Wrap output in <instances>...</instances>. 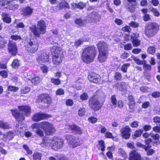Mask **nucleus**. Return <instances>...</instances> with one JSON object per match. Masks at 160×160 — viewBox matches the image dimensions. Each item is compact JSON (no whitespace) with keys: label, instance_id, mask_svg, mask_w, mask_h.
I'll return each instance as SVG.
<instances>
[{"label":"nucleus","instance_id":"nucleus-23","mask_svg":"<svg viewBox=\"0 0 160 160\" xmlns=\"http://www.w3.org/2000/svg\"><path fill=\"white\" fill-rule=\"evenodd\" d=\"M15 132L13 131H10L7 132L5 134H3V140L7 142L8 141L11 140L13 138L14 135H15Z\"/></svg>","mask_w":160,"mask_h":160},{"label":"nucleus","instance_id":"nucleus-3","mask_svg":"<svg viewBox=\"0 0 160 160\" xmlns=\"http://www.w3.org/2000/svg\"><path fill=\"white\" fill-rule=\"evenodd\" d=\"M18 108L20 110V113L16 109H12L11 111L12 115L19 122L24 120L25 117L24 115L28 116L31 113L30 108L28 106H20L18 107Z\"/></svg>","mask_w":160,"mask_h":160},{"label":"nucleus","instance_id":"nucleus-50","mask_svg":"<svg viewBox=\"0 0 160 160\" xmlns=\"http://www.w3.org/2000/svg\"><path fill=\"white\" fill-rule=\"evenodd\" d=\"M51 81L52 83L56 85H58L60 83V81L58 79L53 78L51 79Z\"/></svg>","mask_w":160,"mask_h":160},{"label":"nucleus","instance_id":"nucleus-5","mask_svg":"<svg viewBox=\"0 0 160 160\" xmlns=\"http://www.w3.org/2000/svg\"><path fill=\"white\" fill-rule=\"evenodd\" d=\"M96 54L95 47L89 46L84 49L82 53V61L85 63H90L93 61Z\"/></svg>","mask_w":160,"mask_h":160},{"label":"nucleus","instance_id":"nucleus-28","mask_svg":"<svg viewBox=\"0 0 160 160\" xmlns=\"http://www.w3.org/2000/svg\"><path fill=\"white\" fill-rule=\"evenodd\" d=\"M16 129H18L17 130H15V134L20 135H21V134L22 133H23L24 131V129L23 128V127H20L19 128L18 125L17 124L16 126Z\"/></svg>","mask_w":160,"mask_h":160},{"label":"nucleus","instance_id":"nucleus-6","mask_svg":"<svg viewBox=\"0 0 160 160\" xmlns=\"http://www.w3.org/2000/svg\"><path fill=\"white\" fill-rule=\"evenodd\" d=\"M38 29L35 25H32L29 28L30 30L36 37H39L40 34H43L46 32V26L44 20L39 21L37 23Z\"/></svg>","mask_w":160,"mask_h":160},{"label":"nucleus","instance_id":"nucleus-37","mask_svg":"<svg viewBox=\"0 0 160 160\" xmlns=\"http://www.w3.org/2000/svg\"><path fill=\"white\" fill-rule=\"evenodd\" d=\"M147 51L149 53L153 55L155 52L156 48L153 46H151L148 48Z\"/></svg>","mask_w":160,"mask_h":160},{"label":"nucleus","instance_id":"nucleus-54","mask_svg":"<svg viewBox=\"0 0 160 160\" xmlns=\"http://www.w3.org/2000/svg\"><path fill=\"white\" fill-rule=\"evenodd\" d=\"M80 98L81 100L84 101L88 99V95L87 93H84L80 96Z\"/></svg>","mask_w":160,"mask_h":160},{"label":"nucleus","instance_id":"nucleus-33","mask_svg":"<svg viewBox=\"0 0 160 160\" xmlns=\"http://www.w3.org/2000/svg\"><path fill=\"white\" fill-rule=\"evenodd\" d=\"M151 147H149V146L146 147L145 148V150L147 153V154L148 155H151L153 154L154 151L152 149H150V148Z\"/></svg>","mask_w":160,"mask_h":160},{"label":"nucleus","instance_id":"nucleus-36","mask_svg":"<svg viewBox=\"0 0 160 160\" xmlns=\"http://www.w3.org/2000/svg\"><path fill=\"white\" fill-rule=\"evenodd\" d=\"M41 154L38 152L35 153L33 156L34 160H41Z\"/></svg>","mask_w":160,"mask_h":160},{"label":"nucleus","instance_id":"nucleus-42","mask_svg":"<svg viewBox=\"0 0 160 160\" xmlns=\"http://www.w3.org/2000/svg\"><path fill=\"white\" fill-rule=\"evenodd\" d=\"M135 103H129V111L131 112H133L135 110Z\"/></svg>","mask_w":160,"mask_h":160},{"label":"nucleus","instance_id":"nucleus-27","mask_svg":"<svg viewBox=\"0 0 160 160\" xmlns=\"http://www.w3.org/2000/svg\"><path fill=\"white\" fill-rule=\"evenodd\" d=\"M2 18L3 21L7 23H10L11 22V18L6 13H3Z\"/></svg>","mask_w":160,"mask_h":160},{"label":"nucleus","instance_id":"nucleus-22","mask_svg":"<svg viewBox=\"0 0 160 160\" xmlns=\"http://www.w3.org/2000/svg\"><path fill=\"white\" fill-rule=\"evenodd\" d=\"M39 98L41 101L45 103H49L51 102V98L47 94H42L39 96Z\"/></svg>","mask_w":160,"mask_h":160},{"label":"nucleus","instance_id":"nucleus-19","mask_svg":"<svg viewBox=\"0 0 160 160\" xmlns=\"http://www.w3.org/2000/svg\"><path fill=\"white\" fill-rule=\"evenodd\" d=\"M99 77V75L95 73H92L88 75V78L90 81L98 83L99 82L100 80Z\"/></svg>","mask_w":160,"mask_h":160},{"label":"nucleus","instance_id":"nucleus-4","mask_svg":"<svg viewBox=\"0 0 160 160\" xmlns=\"http://www.w3.org/2000/svg\"><path fill=\"white\" fill-rule=\"evenodd\" d=\"M51 51L53 53L52 61L53 64L57 65L61 63L63 57L62 51L59 45L56 43L52 47Z\"/></svg>","mask_w":160,"mask_h":160},{"label":"nucleus","instance_id":"nucleus-48","mask_svg":"<svg viewBox=\"0 0 160 160\" xmlns=\"http://www.w3.org/2000/svg\"><path fill=\"white\" fill-rule=\"evenodd\" d=\"M150 9L151 11L153 12L155 16L157 17H158L159 16V12L158 11L157 9L154 8H153L152 7V8H151Z\"/></svg>","mask_w":160,"mask_h":160},{"label":"nucleus","instance_id":"nucleus-26","mask_svg":"<svg viewBox=\"0 0 160 160\" xmlns=\"http://www.w3.org/2000/svg\"><path fill=\"white\" fill-rule=\"evenodd\" d=\"M11 128L10 125L8 123L2 121H0V128L3 129H9Z\"/></svg>","mask_w":160,"mask_h":160},{"label":"nucleus","instance_id":"nucleus-11","mask_svg":"<svg viewBox=\"0 0 160 160\" xmlns=\"http://www.w3.org/2000/svg\"><path fill=\"white\" fill-rule=\"evenodd\" d=\"M23 75L25 78L31 80L32 82L34 85L38 84L40 82V78L34 74L32 71L25 72Z\"/></svg>","mask_w":160,"mask_h":160},{"label":"nucleus","instance_id":"nucleus-63","mask_svg":"<svg viewBox=\"0 0 160 160\" xmlns=\"http://www.w3.org/2000/svg\"><path fill=\"white\" fill-rule=\"evenodd\" d=\"M105 136L107 138H114L112 133L109 132H107L105 133Z\"/></svg>","mask_w":160,"mask_h":160},{"label":"nucleus","instance_id":"nucleus-38","mask_svg":"<svg viewBox=\"0 0 160 160\" xmlns=\"http://www.w3.org/2000/svg\"><path fill=\"white\" fill-rule=\"evenodd\" d=\"M132 58L133 59L134 61L138 65H142L143 63V62L138 59L137 57H135L133 56H132Z\"/></svg>","mask_w":160,"mask_h":160},{"label":"nucleus","instance_id":"nucleus-39","mask_svg":"<svg viewBox=\"0 0 160 160\" xmlns=\"http://www.w3.org/2000/svg\"><path fill=\"white\" fill-rule=\"evenodd\" d=\"M131 39L132 40V43L134 46L137 47L140 45L141 42L138 39L133 38Z\"/></svg>","mask_w":160,"mask_h":160},{"label":"nucleus","instance_id":"nucleus-61","mask_svg":"<svg viewBox=\"0 0 160 160\" xmlns=\"http://www.w3.org/2000/svg\"><path fill=\"white\" fill-rule=\"evenodd\" d=\"M66 103L67 105L71 106L73 104V101L71 99H68L66 100Z\"/></svg>","mask_w":160,"mask_h":160},{"label":"nucleus","instance_id":"nucleus-15","mask_svg":"<svg viewBox=\"0 0 160 160\" xmlns=\"http://www.w3.org/2000/svg\"><path fill=\"white\" fill-rule=\"evenodd\" d=\"M51 116L41 112L37 113L32 117V120L35 122H38L44 119L47 118L51 117Z\"/></svg>","mask_w":160,"mask_h":160},{"label":"nucleus","instance_id":"nucleus-30","mask_svg":"<svg viewBox=\"0 0 160 160\" xmlns=\"http://www.w3.org/2000/svg\"><path fill=\"white\" fill-rule=\"evenodd\" d=\"M59 7L60 9L64 8H69V5L67 2H66L65 0H63L60 3Z\"/></svg>","mask_w":160,"mask_h":160},{"label":"nucleus","instance_id":"nucleus-62","mask_svg":"<svg viewBox=\"0 0 160 160\" xmlns=\"http://www.w3.org/2000/svg\"><path fill=\"white\" fill-rule=\"evenodd\" d=\"M57 157V159L58 160H65L66 158V157L62 155H56Z\"/></svg>","mask_w":160,"mask_h":160},{"label":"nucleus","instance_id":"nucleus-18","mask_svg":"<svg viewBox=\"0 0 160 160\" xmlns=\"http://www.w3.org/2000/svg\"><path fill=\"white\" fill-rule=\"evenodd\" d=\"M130 128L128 126H126L124 128H122L120 130L121 135L123 138L127 139L130 136Z\"/></svg>","mask_w":160,"mask_h":160},{"label":"nucleus","instance_id":"nucleus-13","mask_svg":"<svg viewBox=\"0 0 160 160\" xmlns=\"http://www.w3.org/2000/svg\"><path fill=\"white\" fill-rule=\"evenodd\" d=\"M37 61L39 64L42 65L44 63H49L50 62L49 57L45 52H42L38 54Z\"/></svg>","mask_w":160,"mask_h":160},{"label":"nucleus","instance_id":"nucleus-24","mask_svg":"<svg viewBox=\"0 0 160 160\" xmlns=\"http://www.w3.org/2000/svg\"><path fill=\"white\" fill-rule=\"evenodd\" d=\"M33 11V9L29 6H27L22 9L23 14L26 16L31 15Z\"/></svg>","mask_w":160,"mask_h":160},{"label":"nucleus","instance_id":"nucleus-17","mask_svg":"<svg viewBox=\"0 0 160 160\" xmlns=\"http://www.w3.org/2000/svg\"><path fill=\"white\" fill-rule=\"evenodd\" d=\"M8 50L9 52L12 55L15 56L17 53L18 49L15 43L9 42L8 46Z\"/></svg>","mask_w":160,"mask_h":160},{"label":"nucleus","instance_id":"nucleus-8","mask_svg":"<svg viewBox=\"0 0 160 160\" xmlns=\"http://www.w3.org/2000/svg\"><path fill=\"white\" fill-rule=\"evenodd\" d=\"M39 44V43L37 41L33 42L29 40L25 42L24 46L25 49L28 52L33 53L38 50Z\"/></svg>","mask_w":160,"mask_h":160},{"label":"nucleus","instance_id":"nucleus-1","mask_svg":"<svg viewBox=\"0 0 160 160\" xmlns=\"http://www.w3.org/2000/svg\"><path fill=\"white\" fill-rule=\"evenodd\" d=\"M32 127L33 131L40 137L43 136V131L40 128L43 129L47 135L52 134L55 132V129L53 125L48 122L43 121L40 123H35L32 124Z\"/></svg>","mask_w":160,"mask_h":160},{"label":"nucleus","instance_id":"nucleus-21","mask_svg":"<svg viewBox=\"0 0 160 160\" xmlns=\"http://www.w3.org/2000/svg\"><path fill=\"white\" fill-rule=\"evenodd\" d=\"M129 160H141V155L136 151H133L130 154Z\"/></svg>","mask_w":160,"mask_h":160},{"label":"nucleus","instance_id":"nucleus-10","mask_svg":"<svg viewBox=\"0 0 160 160\" xmlns=\"http://www.w3.org/2000/svg\"><path fill=\"white\" fill-rule=\"evenodd\" d=\"M66 138L71 147L75 148L80 146L82 143V141L78 138L70 135H67Z\"/></svg>","mask_w":160,"mask_h":160},{"label":"nucleus","instance_id":"nucleus-51","mask_svg":"<svg viewBox=\"0 0 160 160\" xmlns=\"http://www.w3.org/2000/svg\"><path fill=\"white\" fill-rule=\"evenodd\" d=\"M11 38L12 39L15 41L21 39V37L20 36L14 35H12L11 36Z\"/></svg>","mask_w":160,"mask_h":160},{"label":"nucleus","instance_id":"nucleus-44","mask_svg":"<svg viewBox=\"0 0 160 160\" xmlns=\"http://www.w3.org/2000/svg\"><path fill=\"white\" fill-rule=\"evenodd\" d=\"M18 89L19 88L18 87L13 86H9L8 88V90L13 92H16L17 91Z\"/></svg>","mask_w":160,"mask_h":160},{"label":"nucleus","instance_id":"nucleus-12","mask_svg":"<svg viewBox=\"0 0 160 160\" xmlns=\"http://www.w3.org/2000/svg\"><path fill=\"white\" fill-rule=\"evenodd\" d=\"M108 47L104 42H101V62L105 61L108 54Z\"/></svg>","mask_w":160,"mask_h":160},{"label":"nucleus","instance_id":"nucleus-43","mask_svg":"<svg viewBox=\"0 0 160 160\" xmlns=\"http://www.w3.org/2000/svg\"><path fill=\"white\" fill-rule=\"evenodd\" d=\"M118 152L119 154L123 157L126 156V153L124 149L122 148H120L118 149Z\"/></svg>","mask_w":160,"mask_h":160},{"label":"nucleus","instance_id":"nucleus-52","mask_svg":"<svg viewBox=\"0 0 160 160\" xmlns=\"http://www.w3.org/2000/svg\"><path fill=\"white\" fill-rule=\"evenodd\" d=\"M64 93V91L63 89L59 88L56 91V94L58 95H63Z\"/></svg>","mask_w":160,"mask_h":160},{"label":"nucleus","instance_id":"nucleus-57","mask_svg":"<svg viewBox=\"0 0 160 160\" xmlns=\"http://www.w3.org/2000/svg\"><path fill=\"white\" fill-rule=\"evenodd\" d=\"M152 130L153 131L156 132L160 133V124H159V126H155L153 127Z\"/></svg>","mask_w":160,"mask_h":160},{"label":"nucleus","instance_id":"nucleus-16","mask_svg":"<svg viewBox=\"0 0 160 160\" xmlns=\"http://www.w3.org/2000/svg\"><path fill=\"white\" fill-rule=\"evenodd\" d=\"M128 2L126 7L128 11L131 12H134L135 11L137 2L136 0H127Z\"/></svg>","mask_w":160,"mask_h":160},{"label":"nucleus","instance_id":"nucleus-29","mask_svg":"<svg viewBox=\"0 0 160 160\" xmlns=\"http://www.w3.org/2000/svg\"><path fill=\"white\" fill-rule=\"evenodd\" d=\"M84 42V40L83 39H80L76 41L74 43L71 42L70 44L72 46H73V44H75V46L76 47V48H77L78 46L82 44Z\"/></svg>","mask_w":160,"mask_h":160},{"label":"nucleus","instance_id":"nucleus-55","mask_svg":"<svg viewBox=\"0 0 160 160\" xmlns=\"http://www.w3.org/2000/svg\"><path fill=\"white\" fill-rule=\"evenodd\" d=\"M130 66L129 64H126L123 65L122 67V70L124 72H126L127 71V67Z\"/></svg>","mask_w":160,"mask_h":160},{"label":"nucleus","instance_id":"nucleus-34","mask_svg":"<svg viewBox=\"0 0 160 160\" xmlns=\"http://www.w3.org/2000/svg\"><path fill=\"white\" fill-rule=\"evenodd\" d=\"M150 136L154 140H158L160 138V135L158 134L154 133L152 132L150 133Z\"/></svg>","mask_w":160,"mask_h":160},{"label":"nucleus","instance_id":"nucleus-25","mask_svg":"<svg viewBox=\"0 0 160 160\" xmlns=\"http://www.w3.org/2000/svg\"><path fill=\"white\" fill-rule=\"evenodd\" d=\"M126 83L125 82H122L121 83H117L115 86L117 89L120 91H125L126 90V88L125 87Z\"/></svg>","mask_w":160,"mask_h":160},{"label":"nucleus","instance_id":"nucleus-45","mask_svg":"<svg viewBox=\"0 0 160 160\" xmlns=\"http://www.w3.org/2000/svg\"><path fill=\"white\" fill-rule=\"evenodd\" d=\"M23 148L26 150L27 153L28 154H31L32 153V152L31 150H30L26 145H24L23 146Z\"/></svg>","mask_w":160,"mask_h":160},{"label":"nucleus","instance_id":"nucleus-35","mask_svg":"<svg viewBox=\"0 0 160 160\" xmlns=\"http://www.w3.org/2000/svg\"><path fill=\"white\" fill-rule=\"evenodd\" d=\"M6 41L0 35V48L4 47L6 44Z\"/></svg>","mask_w":160,"mask_h":160},{"label":"nucleus","instance_id":"nucleus-46","mask_svg":"<svg viewBox=\"0 0 160 160\" xmlns=\"http://www.w3.org/2000/svg\"><path fill=\"white\" fill-rule=\"evenodd\" d=\"M111 102L113 105H116L117 104V101L116 98V96L113 95L112 96L111 98Z\"/></svg>","mask_w":160,"mask_h":160},{"label":"nucleus","instance_id":"nucleus-2","mask_svg":"<svg viewBox=\"0 0 160 160\" xmlns=\"http://www.w3.org/2000/svg\"><path fill=\"white\" fill-rule=\"evenodd\" d=\"M64 143L63 140L61 138L54 136L50 138H43L41 145L44 148L51 147L52 149L57 150L62 148Z\"/></svg>","mask_w":160,"mask_h":160},{"label":"nucleus","instance_id":"nucleus-31","mask_svg":"<svg viewBox=\"0 0 160 160\" xmlns=\"http://www.w3.org/2000/svg\"><path fill=\"white\" fill-rule=\"evenodd\" d=\"M143 132V130H142L141 129L136 130L134 133V136L133 137V139H135L136 138L140 136L141 134Z\"/></svg>","mask_w":160,"mask_h":160},{"label":"nucleus","instance_id":"nucleus-56","mask_svg":"<svg viewBox=\"0 0 160 160\" xmlns=\"http://www.w3.org/2000/svg\"><path fill=\"white\" fill-rule=\"evenodd\" d=\"M128 99L129 100V103H135L134 99L132 95H129L128 97Z\"/></svg>","mask_w":160,"mask_h":160},{"label":"nucleus","instance_id":"nucleus-64","mask_svg":"<svg viewBox=\"0 0 160 160\" xmlns=\"http://www.w3.org/2000/svg\"><path fill=\"white\" fill-rule=\"evenodd\" d=\"M152 96L154 98H158L160 97V93L158 92H155L152 94Z\"/></svg>","mask_w":160,"mask_h":160},{"label":"nucleus","instance_id":"nucleus-9","mask_svg":"<svg viewBox=\"0 0 160 160\" xmlns=\"http://www.w3.org/2000/svg\"><path fill=\"white\" fill-rule=\"evenodd\" d=\"M159 30V26L156 23H152L149 24L146 27L145 35L148 37H152Z\"/></svg>","mask_w":160,"mask_h":160},{"label":"nucleus","instance_id":"nucleus-40","mask_svg":"<svg viewBox=\"0 0 160 160\" xmlns=\"http://www.w3.org/2000/svg\"><path fill=\"white\" fill-rule=\"evenodd\" d=\"M19 65V61L17 59L14 60L12 63V66L14 68H17Z\"/></svg>","mask_w":160,"mask_h":160},{"label":"nucleus","instance_id":"nucleus-41","mask_svg":"<svg viewBox=\"0 0 160 160\" xmlns=\"http://www.w3.org/2000/svg\"><path fill=\"white\" fill-rule=\"evenodd\" d=\"M143 68L145 70H150L151 68L150 65L146 63V62L144 60L143 62Z\"/></svg>","mask_w":160,"mask_h":160},{"label":"nucleus","instance_id":"nucleus-7","mask_svg":"<svg viewBox=\"0 0 160 160\" xmlns=\"http://www.w3.org/2000/svg\"><path fill=\"white\" fill-rule=\"evenodd\" d=\"M18 1L16 0H0V9L8 8L14 10L19 7Z\"/></svg>","mask_w":160,"mask_h":160},{"label":"nucleus","instance_id":"nucleus-49","mask_svg":"<svg viewBox=\"0 0 160 160\" xmlns=\"http://www.w3.org/2000/svg\"><path fill=\"white\" fill-rule=\"evenodd\" d=\"M78 114L80 116H82L85 114V109L84 108H81L78 111Z\"/></svg>","mask_w":160,"mask_h":160},{"label":"nucleus","instance_id":"nucleus-32","mask_svg":"<svg viewBox=\"0 0 160 160\" xmlns=\"http://www.w3.org/2000/svg\"><path fill=\"white\" fill-rule=\"evenodd\" d=\"M30 89L28 87H22L21 89V92L22 93L26 94L30 91Z\"/></svg>","mask_w":160,"mask_h":160},{"label":"nucleus","instance_id":"nucleus-53","mask_svg":"<svg viewBox=\"0 0 160 160\" xmlns=\"http://www.w3.org/2000/svg\"><path fill=\"white\" fill-rule=\"evenodd\" d=\"M114 77L116 80H120L122 78V75L120 73L116 72L115 73Z\"/></svg>","mask_w":160,"mask_h":160},{"label":"nucleus","instance_id":"nucleus-59","mask_svg":"<svg viewBox=\"0 0 160 160\" xmlns=\"http://www.w3.org/2000/svg\"><path fill=\"white\" fill-rule=\"evenodd\" d=\"M75 23L80 26H82L83 25V21L81 19H77L75 21Z\"/></svg>","mask_w":160,"mask_h":160},{"label":"nucleus","instance_id":"nucleus-58","mask_svg":"<svg viewBox=\"0 0 160 160\" xmlns=\"http://www.w3.org/2000/svg\"><path fill=\"white\" fill-rule=\"evenodd\" d=\"M138 122L137 121H134L131 124V126L133 128H137L138 126Z\"/></svg>","mask_w":160,"mask_h":160},{"label":"nucleus","instance_id":"nucleus-20","mask_svg":"<svg viewBox=\"0 0 160 160\" xmlns=\"http://www.w3.org/2000/svg\"><path fill=\"white\" fill-rule=\"evenodd\" d=\"M66 128L73 132L78 134H81L82 132V130L80 128L75 125H68L66 126Z\"/></svg>","mask_w":160,"mask_h":160},{"label":"nucleus","instance_id":"nucleus-60","mask_svg":"<svg viewBox=\"0 0 160 160\" xmlns=\"http://www.w3.org/2000/svg\"><path fill=\"white\" fill-rule=\"evenodd\" d=\"M89 121L92 123L96 122L97 120V119L95 117H91L88 119Z\"/></svg>","mask_w":160,"mask_h":160},{"label":"nucleus","instance_id":"nucleus-47","mask_svg":"<svg viewBox=\"0 0 160 160\" xmlns=\"http://www.w3.org/2000/svg\"><path fill=\"white\" fill-rule=\"evenodd\" d=\"M0 75L3 78H6L8 76V72L6 70H3L0 72Z\"/></svg>","mask_w":160,"mask_h":160},{"label":"nucleus","instance_id":"nucleus-14","mask_svg":"<svg viewBox=\"0 0 160 160\" xmlns=\"http://www.w3.org/2000/svg\"><path fill=\"white\" fill-rule=\"evenodd\" d=\"M99 97L94 95L89 100V106L94 111L99 109V102L98 100Z\"/></svg>","mask_w":160,"mask_h":160}]
</instances>
